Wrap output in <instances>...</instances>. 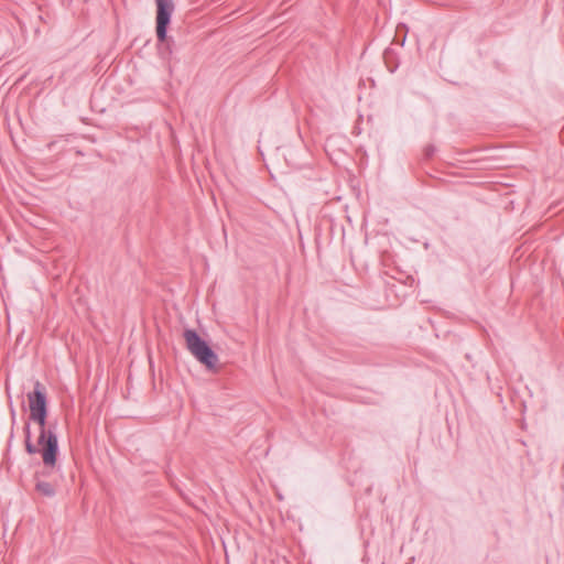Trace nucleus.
Segmentation results:
<instances>
[{
  "instance_id": "3",
  "label": "nucleus",
  "mask_w": 564,
  "mask_h": 564,
  "mask_svg": "<svg viewBox=\"0 0 564 564\" xmlns=\"http://www.w3.org/2000/svg\"><path fill=\"white\" fill-rule=\"evenodd\" d=\"M156 2V36L160 42L166 39V29L170 24L174 3L172 0H155Z\"/></svg>"
},
{
  "instance_id": "4",
  "label": "nucleus",
  "mask_w": 564,
  "mask_h": 564,
  "mask_svg": "<svg viewBox=\"0 0 564 564\" xmlns=\"http://www.w3.org/2000/svg\"><path fill=\"white\" fill-rule=\"evenodd\" d=\"M36 490L41 495L46 496V497L53 496L54 491H55L54 487L50 482H46V481H39L36 484Z\"/></svg>"
},
{
  "instance_id": "1",
  "label": "nucleus",
  "mask_w": 564,
  "mask_h": 564,
  "mask_svg": "<svg viewBox=\"0 0 564 564\" xmlns=\"http://www.w3.org/2000/svg\"><path fill=\"white\" fill-rule=\"evenodd\" d=\"M30 419L40 426V436L37 444H33L30 437L29 425L25 426V448L29 454L40 453L43 464L53 468L56 465L58 443L57 437L52 431L45 429L46 424V397L40 382L34 386V391L28 394Z\"/></svg>"
},
{
  "instance_id": "2",
  "label": "nucleus",
  "mask_w": 564,
  "mask_h": 564,
  "mask_svg": "<svg viewBox=\"0 0 564 564\" xmlns=\"http://www.w3.org/2000/svg\"><path fill=\"white\" fill-rule=\"evenodd\" d=\"M186 347L191 354L208 369H214L218 358L195 330L186 329L184 332Z\"/></svg>"
}]
</instances>
